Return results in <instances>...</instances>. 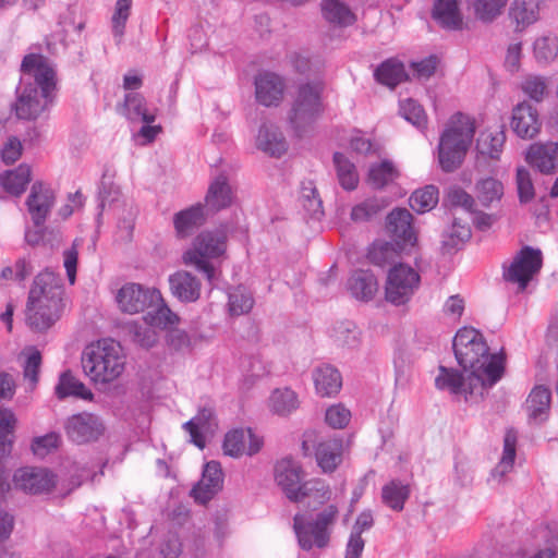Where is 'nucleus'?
Segmentation results:
<instances>
[{
    "label": "nucleus",
    "mask_w": 558,
    "mask_h": 558,
    "mask_svg": "<svg viewBox=\"0 0 558 558\" xmlns=\"http://www.w3.org/2000/svg\"><path fill=\"white\" fill-rule=\"evenodd\" d=\"M386 229L398 246H413L416 243L413 216L407 208L392 209L386 218Z\"/></svg>",
    "instance_id": "nucleus-13"
},
{
    "label": "nucleus",
    "mask_w": 558,
    "mask_h": 558,
    "mask_svg": "<svg viewBox=\"0 0 558 558\" xmlns=\"http://www.w3.org/2000/svg\"><path fill=\"white\" fill-rule=\"evenodd\" d=\"M64 288L59 274L48 269L39 272L29 289L27 301L63 304Z\"/></svg>",
    "instance_id": "nucleus-11"
},
{
    "label": "nucleus",
    "mask_w": 558,
    "mask_h": 558,
    "mask_svg": "<svg viewBox=\"0 0 558 558\" xmlns=\"http://www.w3.org/2000/svg\"><path fill=\"white\" fill-rule=\"evenodd\" d=\"M517 433L512 429L507 430L504 438V452L500 462L493 471V476L502 477L511 471L515 459Z\"/></svg>",
    "instance_id": "nucleus-50"
},
{
    "label": "nucleus",
    "mask_w": 558,
    "mask_h": 558,
    "mask_svg": "<svg viewBox=\"0 0 558 558\" xmlns=\"http://www.w3.org/2000/svg\"><path fill=\"white\" fill-rule=\"evenodd\" d=\"M65 432L72 441L86 444L97 440L104 432V426L97 416L89 413H81L68 418Z\"/></svg>",
    "instance_id": "nucleus-14"
},
{
    "label": "nucleus",
    "mask_w": 558,
    "mask_h": 558,
    "mask_svg": "<svg viewBox=\"0 0 558 558\" xmlns=\"http://www.w3.org/2000/svg\"><path fill=\"white\" fill-rule=\"evenodd\" d=\"M337 517L338 508L333 505L326 507L315 520L308 522L303 514L296 513L293 518V529L300 547L304 550H311L313 547L325 548L330 541Z\"/></svg>",
    "instance_id": "nucleus-7"
},
{
    "label": "nucleus",
    "mask_w": 558,
    "mask_h": 558,
    "mask_svg": "<svg viewBox=\"0 0 558 558\" xmlns=\"http://www.w3.org/2000/svg\"><path fill=\"white\" fill-rule=\"evenodd\" d=\"M284 88V81L275 73L264 72L255 77L256 100L265 107L278 106L283 98Z\"/></svg>",
    "instance_id": "nucleus-19"
},
{
    "label": "nucleus",
    "mask_w": 558,
    "mask_h": 558,
    "mask_svg": "<svg viewBox=\"0 0 558 558\" xmlns=\"http://www.w3.org/2000/svg\"><path fill=\"white\" fill-rule=\"evenodd\" d=\"M401 116L418 129L426 126L427 117L423 107L415 100L409 98L400 101Z\"/></svg>",
    "instance_id": "nucleus-56"
},
{
    "label": "nucleus",
    "mask_w": 558,
    "mask_h": 558,
    "mask_svg": "<svg viewBox=\"0 0 558 558\" xmlns=\"http://www.w3.org/2000/svg\"><path fill=\"white\" fill-rule=\"evenodd\" d=\"M82 367L96 384H109L119 378L125 368L123 349L112 339H102L87 345L82 353Z\"/></svg>",
    "instance_id": "nucleus-3"
},
{
    "label": "nucleus",
    "mask_w": 558,
    "mask_h": 558,
    "mask_svg": "<svg viewBox=\"0 0 558 558\" xmlns=\"http://www.w3.org/2000/svg\"><path fill=\"white\" fill-rule=\"evenodd\" d=\"M322 11L329 23L338 26H349L355 21V15L341 0H323Z\"/></svg>",
    "instance_id": "nucleus-41"
},
{
    "label": "nucleus",
    "mask_w": 558,
    "mask_h": 558,
    "mask_svg": "<svg viewBox=\"0 0 558 558\" xmlns=\"http://www.w3.org/2000/svg\"><path fill=\"white\" fill-rule=\"evenodd\" d=\"M56 395L59 399L70 396L84 400L93 398V392L81 380L75 378L70 371H65L60 375L59 383L56 386Z\"/></svg>",
    "instance_id": "nucleus-40"
},
{
    "label": "nucleus",
    "mask_w": 558,
    "mask_h": 558,
    "mask_svg": "<svg viewBox=\"0 0 558 558\" xmlns=\"http://www.w3.org/2000/svg\"><path fill=\"white\" fill-rule=\"evenodd\" d=\"M60 436L57 433H48L44 436L35 437L32 442V450L35 456L44 458L59 446Z\"/></svg>",
    "instance_id": "nucleus-60"
},
{
    "label": "nucleus",
    "mask_w": 558,
    "mask_h": 558,
    "mask_svg": "<svg viewBox=\"0 0 558 558\" xmlns=\"http://www.w3.org/2000/svg\"><path fill=\"white\" fill-rule=\"evenodd\" d=\"M506 141L505 132H483L477 138L476 149L478 154L497 159Z\"/></svg>",
    "instance_id": "nucleus-45"
},
{
    "label": "nucleus",
    "mask_w": 558,
    "mask_h": 558,
    "mask_svg": "<svg viewBox=\"0 0 558 558\" xmlns=\"http://www.w3.org/2000/svg\"><path fill=\"white\" fill-rule=\"evenodd\" d=\"M543 263L542 252L531 246L523 247L504 270L506 281L518 283L524 290L532 277L539 271Z\"/></svg>",
    "instance_id": "nucleus-9"
},
{
    "label": "nucleus",
    "mask_w": 558,
    "mask_h": 558,
    "mask_svg": "<svg viewBox=\"0 0 558 558\" xmlns=\"http://www.w3.org/2000/svg\"><path fill=\"white\" fill-rule=\"evenodd\" d=\"M121 113L130 121H142L144 123L155 121V114L147 111L145 98L138 93H130L125 96Z\"/></svg>",
    "instance_id": "nucleus-39"
},
{
    "label": "nucleus",
    "mask_w": 558,
    "mask_h": 558,
    "mask_svg": "<svg viewBox=\"0 0 558 558\" xmlns=\"http://www.w3.org/2000/svg\"><path fill=\"white\" fill-rule=\"evenodd\" d=\"M132 0H118L116 3L114 13L111 19L112 34L117 41L120 44L124 35L126 21L130 16Z\"/></svg>",
    "instance_id": "nucleus-55"
},
{
    "label": "nucleus",
    "mask_w": 558,
    "mask_h": 558,
    "mask_svg": "<svg viewBox=\"0 0 558 558\" xmlns=\"http://www.w3.org/2000/svg\"><path fill=\"white\" fill-rule=\"evenodd\" d=\"M511 128L521 138L534 137L541 128L537 110L527 101L518 104L512 112Z\"/></svg>",
    "instance_id": "nucleus-21"
},
{
    "label": "nucleus",
    "mask_w": 558,
    "mask_h": 558,
    "mask_svg": "<svg viewBox=\"0 0 558 558\" xmlns=\"http://www.w3.org/2000/svg\"><path fill=\"white\" fill-rule=\"evenodd\" d=\"M15 486L29 494L49 493L56 486V476L44 468L19 469L13 476Z\"/></svg>",
    "instance_id": "nucleus-12"
},
{
    "label": "nucleus",
    "mask_w": 558,
    "mask_h": 558,
    "mask_svg": "<svg viewBox=\"0 0 558 558\" xmlns=\"http://www.w3.org/2000/svg\"><path fill=\"white\" fill-rule=\"evenodd\" d=\"M333 163L339 184L347 191H353L359 185V173L355 165L342 153H335Z\"/></svg>",
    "instance_id": "nucleus-43"
},
{
    "label": "nucleus",
    "mask_w": 558,
    "mask_h": 558,
    "mask_svg": "<svg viewBox=\"0 0 558 558\" xmlns=\"http://www.w3.org/2000/svg\"><path fill=\"white\" fill-rule=\"evenodd\" d=\"M41 364V355L37 350H33L24 364V377L35 386L38 381V373Z\"/></svg>",
    "instance_id": "nucleus-63"
},
{
    "label": "nucleus",
    "mask_w": 558,
    "mask_h": 558,
    "mask_svg": "<svg viewBox=\"0 0 558 558\" xmlns=\"http://www.w3.org/2000/svg\"><path fill=\"white\" fill-rule=\"evenodd\" d=\"M227 248V234L225 230L201 232L193 241L192 246L183 253L182 259L186 266H193L203 272L210 286L217 279L216 262Z\"/></svg>",
    "instance_id": "nucleus-5"
},
{
    "label": "nucleus",
    "mask_w": 558,
    "mask_h": 558,
    "mask_svg": "<svg viewBox=\"0 0 558 558\" xmlns=\"http://www.w3.org/2000/svg\"><path fill=\"white\" fill-rule=\"evenodd\" d=\"M509 16L517 24V31H523L538 20V1L514 0Z\"/></svg>",
    "instance_id": "nucleus-36"
},
{
    "label": "nucleus",
    "mask_w": 558,
    "mask_h": 558,
    "mask_svg": "<svg viewBox=\"0 0 558 558\" xmlns=\"http://www.w3.org/2000/svg\"><path fill=\"white\" fill-rule=\"evenodd\" d=\"M303 475V469L300 462L292 458L279 460L274 469L275 482L290 501L298 499L296 492L303 483L301 482Z\"/></svg>",
    "instance_id": "nucleus-15"
},
{
    "label": "nucleus",
    "mask_w": 558,
    "mask_h": 558,
    "mask_svg": "<svg viewBox=\"0 0 558 558\" xmlns=\"http://www.w3.org/2000/svg\"><path fill=\"white\" fill-rule=\"evenodd\" d=\"M348 289L356 300L369 301L378 290V282L371 271L356 270L348 280Z\"/></svg>",
    "instance_id": "nucleus-34"
},
{
    "label": "nucleus",
    "mask_w": 558,
    "mask_h": 558,
    "mask_svg": "<svg viewBox=\"0 0 558 558\" xmlns=\"http://www.w3.org/2000/svg\"><path fill=\"white\" fill-rule=\"evenodd\" d=\"M476 201L486 208L495 207L500 204L505 194V187L501 181L493 177H486L477 180L474 186Z\"/></svg>",
    "instance_id": "nucleus-32"
},
{
    "label": "nucleus",
    "mask_w": 558,
    "mask_h": 558,
    "mask_svg": "<svg viewBox=\"0 0 558 558\" xmlns=\"http://www.w3.org/2000/svg\"><path fill=\"white\" fill-rule=\"evenodd\" d=\"M374 76L378 83L390 88H395L408 77L403 63L396 59L384 61L375 70Z\"/></svg>",
    "instance_id": "nucleus-37"
},
{
    "label": "nucleus",
    "mask_w": 558,
    "mask_h": 558,
    "mask_svg": "<svg viewBox=\"0 0 558 558\" xmlns=\"http://www.w3.org/2000/svg\"><path fill=\"white\" fill-rule=\"evenodd\" d=\"M351 418V412L341 404H335L326 411V423L332 428H343Z\"/></svg>",
    "instance_id": "nucleus-61"
},
{
    "label": "nucleus",
    "mask_w": 558,
    "mask_h": 558,
    "mask_svg": "<svg viewBox=\"0 0 558 558\" xmlns=\"http://www.w3.org/2000/svg\"><path fill=\"white\" fill-rule=\"evenodd\" d=\"M300 199L310 216L318 218L323 214V202L313 181L302 182Z\"/></svg>",
    "instance_id": "nucleus-52"
},
{
    "label": "nucleus",
    "mask_w": 558,
    "mask_h": 558,
    "mask_svg": "<svg viewBox=\"0 0 558 558\" xmlns=\"http://www.w3.org/2000/svg\"><path fill=\"white\" fill-rule=\"evenodd\" d=\"M179 322V317L166 304L159 305L150 314V323L160 328H169Z\"/></svg>",
    "instance_id": "nucleus-62"
},
{
    "label": "nucleus",
    "mask_w": 558,
    "mask_h": 558,
    "mask_svg": "<svg viewBox=\"0 0 558 558\" xmlns=\"http://www.w3.org/2000/svg\"><path fill=\"white\" fill-rule=\"evenodd\" d=\"M313 380L316 392L322 397L337 395L342 386L340 373L330 365L316 367L313 372Z\"/></svg>",
    "instance_id": "nucleus-31"
},
{
    "label": "nucleus",
    "mask_w": 558,
    "mask_h": 558,
    "mask_svg": "<svg viewBox=\"0 0 558 558\" xmlns=\"http://www.w3.org/2000/svg\"><path fill=\"white\" fill-rule=\"evenodd\" d=\"M233 194L228 179L223 174L217 175L210 183L205 204L209 210L217 211L231 205Z\"/></svg>",
    "instance_id": "nucleus-29"
},
{
    "label": "nucleus",
    "mask_w": 558,
    "mask_h": 558,
    "mask_svg": "<svg viewBox=\"0 0 558 558\" xmlns=\"http://www.w3.org/2000/svg\"><path fill=\"white\" fill-rule=\"evenodd\" d=\"M395 256V245L389 242L374 244L368 253L369 260L377 266H385L391 263Z\"/></svg>",
    "instance_id": "nucleus-59"
},
{
    "label": "nucleus",
    "mask_w": 558,
    "mask_h": 558,
    "mask_svg": "<svg viewBox=\"0 0 558 558\" xmlns=\"http://www.w3.org/2000/svg\"><path fill=\"white\" fill-rule=\"evenodd\" d=\"M474 17L482 23H492L501 15L508 0H466Z\"/></svg>",
    "instance_id": "nucleus-42"
},
{
    "label": "nucleus",
    "mask_w": 558,
    "mask_h": 558,
    "mask_svg": "<svg viewBox=\"0 0 558 558\" xmlns=\"http://www.w3.org/2000/svg\"><path fill=\"white\" fill-rule=\"evenodd\" d=\"M534 56L538 62L548 63L558 52V39L553 35H544L534 41Z\"/></svg>",
    "instance_id": "nucleus-54"
},
{
    "label": "nucleus",
    "mask_w": 558,
    "mask_h": 558,
    "mask_svg": "<svg viewBox=\"0 0 558 558\" xmlns=\"http://www.w3.org/2000/svg\"><path fill=\"white\" fill-rule=\"evenodd\" d=\"M421 277L407 264L395 265L388 272L385 287L386 300L395 305H403L418 289Z\"/></svg>",
    "instance_id": "nucleus-8"
},
{
    "label": "nucleus",
    "mask_w": 558,
    "mask_h": 558,
    "mask_svg": "<svg viewBox=\"0 0 558 558\" xmlns=\"http://www.w3.org/2000/svg\"><path fill=\"white\" fill-rule=\"evenodd\" d=\"M547 87V80L539 75H527L521 84L523 93L536 102L544 99Z\"/></svg>",
    "instance_id": "nucleus-57"
},
{
    "label": "nucleus",
    "mask_w": 558,
    "mask_h": 558,
    "mask_svg": "<svg viewBox=\"0 0 558 558\" xmlns=\"http://www.w3.org/2000/svg\"><path fill=\"white\" fill-rule=\"evenodd\" d=\"M342 442L338 439H325L317 444L315 457L318 466L325 473L333 472L341 462Z\"/></svg>",
    "instance_id": "nucleus-33"
},
{
    "label": "nucleus",
    "mask_w": 558,
    "mask_h": 558,
    "mask_svg": "<svg viewBox=\"0 0 558 558\" xmlns=\"http://www.w3.org/2000/svg\"><path fill=\"white\" fill-rule=\"evenodd\" d=\"M56 88V71L51 62L38 53L26 54L21 63L20 84L13 109L19 119L35 120L48 107Z\"/></svg>",
    "instance_id": "nucleus-2"
},
{
    "label": "nucleus",
    "mask_w": 558,
    "mask_h": 558,
    "mask_svg": "<svg viewBox=\"0 0 558 558\" xmlns=\"http://www.w3.org/2000/svg\"><path fill=\"white\" fill-rule=\"evenodd\" d=\"M387 206L388 202L385 197H371L355 205L350 216L354 222H365L376 217Z\"/></svg>",
    "instance_id": "nucleus-46"
},
{
    "label": "nucleus",
    "mask_w": 558,
    "mask_h": 558,
    "mask_svg": "<svg viewBox=\"0 0 558 558\" xmlns=\"http://www.w3.org/2000/svg\"><path fill=\"white\" fill-rule=\"evenodd\" d=\"M116 299L121 311L129 314L144 312L153 304L162 301L159 290L144 288L138 283L124 284Z\"/></svg>",
    "instance_id": "nucleus-10"
},
{
    "label": "nucleus",
    "mask_w": 558,
    "mask_h": 558,
    "mask_svg": "<svg viewBox=\"0 0 558 558\" xmlns=\"http://www.w3.org/2000/svg\"><path fill=\"white\" fill-rule=\"evenodd\" d=\"M31 181V167L22 163L14 170H8L0 175L3 189L15 196L21 195Z\"/></svg>",
    "instance_id": "nucleus-38"
},
{
    "label": "nucleus",
    "mask_w": 558,
    "mask_h": 558,
    "mask_svg": "<svg viewBox=\"0 0 558 558\" xmlns=\"http://www.w3.org/2000/svg\"><path fill=\"white\" fill-rule=\"evenodd\" d=\"M118 195L119 187L113 183L111 177L104 173L99 186L100 206L104 207L106 203L114 202Z\"/></svg>",
    "instance_id": "nucleus-64"
},
{
    "label": "nucleus",
    "mask_w": 558,
    "mask_h": 558,
    "mask_svg": "<svg viewBox=\"0 0 558 558\" xmlns=\"http://www.w3.org/2000/svg\"><path fill=\"white\" fill-rule=\"evenodd\" d=\"M438 203V190L434 185L416 190L409 198L411 208L423 214L433 209Z\"/></svg>",
    "instance_id": "nucleus-49"
},
{
    "label": "nucleus",
    "mask_w": 558,
    "mask_h": 558,
    "mask_svg": "<svg viewBox=\"0 0 558 558\" xmlns=\"http://www.w3.org/2000/svg\"><path fill=\"white\" fill-rule=\"evenodd\" d=\"M169 287L173 296L184 303L196 302L201 296L202 284L197 277L186 270H178L169 276Z\"/></svg>",
    "instance_id": "nucleus-23"
},
{
    "label": "nucleus",
    "mask_w": 558,
    "mask_h": 558,
    "mask_svg": "<svg viewBox=\"0 0 558 558\" xmlns=\"http://www.w3.org/2000/svg\"><path fill=\"white\" fill-rule=\"evenodd\" d=\"M299 408L296 393L290 388L275 389L269 398V409L272 413L286 416Z\"/></svg>",
    "instance_id": "nucleus-44"
},
{
    "label": "nucleus",
    "mask_w": 558,
    "mask_h": 558,
    "mask_svg": "<svg viewBox=\"0 0 558 558\" xmlns=\"http://www.w3.org/2000/svg\"><path fill=\"white\" fill-rule=\"evenodd\" d=\"M129 336L132 341L143 348L154 347L158 340V333L153 326L132 322L128 324Z\"/></svg>",
    "instance_id": "nucleus-51"
},
{
    "label": "nucleus",
    "mask_w": 558,
    "mask_h": 558,
    "mask_svg": "<svg viewBox=\"0 0 558 558\" xmlns=\"http://www.w3.org/2000/svg\"><path fill=\"white\" fill-rule=\"evenodd\" d=\"M471 228L466 222H462L460 218H454L441 235V248L446 253H451L462 247V245L471 238Z\"/></svg>",
    "instance_id": "nucleus-35"
},
{
    "label": "nucleus",
    "mask_w": 558,
    "mask_h": 558,
    "mask_svg": "<svg viewBox=\"0 0 558 558\" xmlns=\"http://www.w3.org/2000/svg\"><path fill=\"white\" fill-rule=\"evenodd\" d=\"M475 134L474 121L458 112L448 121L438 144V160L441 169L452 172L464 160Z\"/></svg>",
    "instance_id": "nucleus-4"
},
{
    "label": "nucleus",
    "mask_w": 558,
    "mask_h": 558,
    "mask_svg": "<svg viewBox=\"0 0 558 558\" xmlns=\"http://www.w3.org/2000/svg\"><path fill=\"white\" fill-rule=\"evenodd\" d=\"M550 402V389L543 385L535 386L525 402L529 421L534 424L546 422L549 417Z\"/></svg>",
    "instance_id": "nucleus-25"
},
{
    "label": "nucleus",
    "mask_w": 558,
    "mask_h": 558,
    "mask_svg": "<svg viewBox=\"0 0 558 558\" xmlns=\"http://www.w3.org/2000/svg\"><path fill=\"white\" fill-rule=\"evenodd\" d=\"M54 191L43 182H35L26 199V206L34 225H44L54 205Z\"/></svg>",
    "instance_id": "nucleus-16"
},
{
    "label": "nucleus",
    "mask_w": 558,
    "mask_h": 558,
    "mask_svg": "<svg viewBox=\"0 0 558 558\" xmlns=\"http://www.w3.org/2000/svg\"><path fill=\"white\" fill-rule=\"evenodd\" d=\"M434 20L444 28L457 31L463 24L459 0H436L433 8Z\"/></svg>",
    "instance_id": "nucleus-27"
},
{
    "label": "nucleus",
    "mask_w": 558,
    "mask_h": 558,
    "mask_svg": "<svg viewBox=\"0 0 558 558\" xmlns=\"http://www.w3.org/2000/svg\"><path fill=\"white\" fill-rule=\"evenodd\" d=\"M254 304L252 294L243 287H238L229 293V312L233 316L248 313Z\"/></svg>",
    "instance_id": "nucleus-53"
},
{
    "label": "nucleus",
    "mask_w": 558,
    "mask_h": 558,
    "mask_svg": "<svg viewBox=\"0 0 558 558\" xmlns=\"http://www.w3.org/2000/svg\"><path fill=\"white\" fill-rule=\"evenodd\" d=\"M296 493L298 499H292V502H307L314 506L323 505L331 497L329 485L320 478H311L303 482Z\"/></svg>",
    "instance_id": "nucleus-30"
},
{
    "label": "nucleus",
    "mask_w": 558,
    "mask_h": 558,
    "mask_svg": "<svg viewBox=\"0 0 558 558\" xmlns=\"http://www.w3.org/2000/svg\"><path fill=\"white\" fill-rule=\"evenodd\" d=\"M399 175L395 165L389 160L372 165L368 171V183L375 189H383Z\"/></svg>",
    "instance_id": "nucleus-47"
},
{
    "label": "nucleus",
    "mask_w": 558,
    "mask_h": 558,
    "mask_svg": "<svg viewBox=\"0 0 558 558\" xmlns=\"http://www.w3.org/2000/svg\"><path fill=\"white\" fill-rule=\"evenodd\" d=\"M64 304L41 302L34 303L27 301L25 310V320L29 328L35 331H46L51 328L61 317Z\"/></svg>",
    "instance_id": "nucleus-17"
},
{
    "label": "nucleus",
    "mask_w": 558,
    "mask_h": 558,
    "mask_svg": "<svg viewBox=\"0 0 558 558\" xmlns=\"http://www.w3.org/2000/svg\"><path fill=\"white\" fill-rule=\"evenodd\" d=\"M453 351L463 372L439 366L435 386L465 400L483 396L504 374V359L490 354L483 336L474 328L463 327L453 338Z\"/></svg>",
    "instance_id": "nucleus-1"
},
{
    "label": "nucleus",
    "mask_w": 558,
    "mask_h": 558,
    "mask_svg": "<svg viewBox=\"0 0 558 558\" xmlns=\"http://www.w3.org/2000/svg\"><path fill=\"white\" fill-rule=\"evenodd\" d=\"M527 162L544 174H551L558 166V143H535L526 154Z\"/></svg>",
    "instance_id": "nucleus-22"
},
{
    "label": "nucleus",
    "mask_w": 558,
    "mask_h": 558,
    "mask_svg": "<svg viewBox=\"0 0 558 558\" xmlns=\"http://www.w3.org/2000/svg\"><path fill=\"white\" fill-rule=\"evenodd\" d=\"M262 441L251 429H233L226 434L223 452L227 456L238 458L244 453L253 456L259 451Z\"/></svg>",
    "instance_id": "nucleus-20"
},
{
    "label": "nucleus",
    "mask_w": 558,
    "mask_h": 558,
    "mask_svg": "<svg viewBox=\"0 0 558 558\" xmlns=\"http://www.w3.org/2000/svg\"><path fill=\"white\" fill-rule=\"evenodd\" d=\"M205 222L204 207L202 204L193 205L180 210L173 217V226L179 238L190 236Z\"/></svg>",
    "instance_id": "nucleus-26"
},
{
    "label": "nucleus",
    "mask_w": 558,
    "mask_h": 558,
    "mask_svg": "<svg viewBox=\"0 0 558 558\" xmlns=\"http://www.w3.org/2000/svg\"><path fill=\"white\" fill-rule=\"evenodd\" d=\"M223 473L220 463L209 461L205 464L201 481L193 487L191 495L199 504L208 502L221 488Z\"/></svg>",
    "instance_id": "nucleus-18"
},
{
    "label": "nucleus",
    "mask_w": 558,
    "mask_h": 558,
    "mask_svg": "<svg viewBox=\"0 0 558 558\" xmlns=\"http://www.w3.org/2000/svg\"><path fill=\"white\" fill-rule=\"evenodd\" d=\"M517 190L520 203L526 204L535 196L531 173L522 167L517 169Z\"/></svg>",
    "instance_id": "nucleus-58"
},
{
    "label": "nucleus",
    "mask_w": 558,
    "mask_h": 558,
    "mask_svg": "<svg viewBox=\"0 0 558 558\" xmlns=\"http://www.w3.org/2000/svg\"><path fill=\"white\" fill-rule=\"evenodd\" d=\"M410 495L408 485H403L399 481H391L385 485L381 490L383 502L395 511H401L404 502Z\"/></svg>",
    "instance_id": "nucleus-48"
},
{
    "label": "nucleus",
    "mask_w": 558,
    "mask_h": 558,
    "mask_svg": "<svg viewBox=\"0 0 558 558\" xmlns=\"http://www.w3.org/2000/svg\"><path fill=\"white\" fill-rule=\"evenodd\" d=\"M323 90L324 85L320 82L299 86L289 113V123L296 136L305 134L322 114Z\"/></svg>",
    "instance_id": "nucleus-6"
},
{
    "label": "nucleus",
    "mask_w": 558,
    "mask_h": 558,
    "mask_svg": "<svg viewBox=\"0 0 558 558\" xmlns=\"http://www.w3.org/2000/svg\"><path fill=\"white\" fill-rule=\"evenodd\" d=\"M217 427L214 410L209 407L199 409L197 414L183 424V429L189 433L190 441L196 447H205L206 433H213Z\"/></svg>",
    "instance_id": "nucleus-24"
},
{
    "label": "nucleus",
    "mask_w": 558,
    "mask_h": 558,
    "mask_svg": "<svg viewBox=\"0 0 558 558\" xmlns=\"http://www.w3.org/2000/svg\"><path fill=\"white\" fill-rule=\"evenodd\" d=\"M256 144L260 150L274 157H280L288 149L284 136L272 124H263L260 126Z\"/></svg>",
    "instance_id": "nucleus-28"
}]
</instances>
